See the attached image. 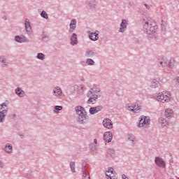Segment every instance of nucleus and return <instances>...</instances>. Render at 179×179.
Returning a JSON list of instances; mask_svg holds the SVG:
<instances>
[{
	"label": "nucleus",
	"mask_w": 179,
	"mask_h": 179,
	"mask_svg": "<svg viewBox=\"0 0 179 179\" xmlns=\"http://www.w3.org/2000/svg\"><path fill=\"white\" fill-rule=\"evenodd\" d=\"M156 100L159 103H162V104H164L166 103H170V101L173 100V98L171 97V94H170V92H159L157 94L156 97Z\"/></svg>",
	"instance_id": "nucleus-1"
},
{
	"label": "nucleus",
	"mask_w": 179,
	"mask_h": 179,
	"mask_svg": "<svg viewBox=\"0 0 179 179\" xmlns=\"http://www.w3.org/2000/svg\"><path fill=\"white\" fill-rule=\"evenodd\" d=\"M144 28L147 30L148 34H153L156 33V29L157 27L156 26V22L155 21H147L144 24Z\"/></svg>",
	"instance_id": "nucleus-2"
},
{
	"label": "nucleus",
	"mask_w": 179,
	"mask_h": 179,
	"mask_svg": "<svg viewBox=\"0 0 179 179\" xmlns=\"http://www.w3.org/2000/svg\"><path fill=\"white\" fill-rule=\"evenodd\" d=\"M76 112L79 115L78 122L83 124L86 121V110L82 106L76 107Z\"/></svg>",
	"instance_id": "nucleus-3"
},
{
	"label": "nucleus",
	"mask_w": 179,
	"mask_h": 179,
	"mask_svg": "<svg viewBox=\"0 0 179 179\" xmlns=\"http://www.w3.org/2000/svg\"><path fill=\"white\" fill-rule=\"evenodd\" d=\"M149 122H150V120L149 119V117L146 116H141L140 117V121L138 124V128H143V127L149 125Z\"/></svg>",
	"instance_id": "nucleus-4"
},
{
	"label": "nucleus",
	"mask_w": 179,
	"mask_h": 179,
	"mask_svg": "<svg viewBox=\"0 0 179 179\" xmlns=\"http://www.w3.org/2000/svg\"><path fill=\"white\" fill-rule=\"evenodd\" d=\"M127 110H129V111H131L132 113H138L139 111H141V107L138 106L136 105L133 106L131 103H128L126 105Z\"/></svg>",
	"instance_id": "nucleus-5"
},
{
	"label": "nucleus",
	"mask_w": 179,
	"mask_h": 179,
	"mask_svg": "<svg viewBox=\"0 0 179 179\" xmlns=\"http://www.w3.org/2000/svg\"><path fill=\"white\" fill-rule=\"evenodd\" d=\"M6 103H3L0 105V122H2L3 120H5V113H6Z\"/></svg>",
	"instance_id": "nucleus-6"
},
{
	"label": "nucleus",
	"mask_w": 179,
	"mask_h": 179,
	"mask_svg": "<svg viewBox=\"0 0 179 179\" xmlns=\"http://www.w3.org/2000/svg\"><path fill=\"white\" fill-rule=\"evenodd\" d=\"M103 127L107 128V129H113V122H111V120L110 119H104L103 121Z\"/></svg>",
	"instance_id": "nucleus-7"
},
{
	"label": "nucleus",
	"mask_w": 179,
	"mask_h": 179,
	"mask_svg": "<svg viewBox=\"0 0 179 179\" xmlns=\"http://www.w3.org/2000/svg\"><path fill=\"white\" fill-rule=\"evenodd\" d=\"M103 139L106 142H111L113 139V134L110 131H106L103 134Z\"/></svg>",
	"instance_id": "nucleus-8"
},
{
	"label": "nucleus",
	"mask_w": 179,
	"mask_h": 179,
	"mask_svg": "<svg viewBox=\"0 0 179 179\" xmlns=\"http://www.w3.org/2000/svg\"><path fill=\"white\" fill-rule=\"evenodd\" d=\"M155 163H156L157 166H158L159 167H162V169L166 167V163L160 157L155 158Z\"/></svg>",
	"instance_id": "nucleus-9"
},
{
	"label": "nucleus",
	"mask_w": 179,
	"mask_h": 179,
	"mask_svg": "<svg viewBox=\"0 0 179 179\" xmlns=\"http://www.w3.org/2000/svg\"><path fill=\"white\" fill-rule=\"evenodd\" d=\"M106 175L110 179H115V173H114V169L113 168H110L107 171Z\"/></svg>",
	"instance_id": "nucleus-10"
},
{
	"label": "nucleus",
	"mask_w": 179,
	"mask_h": 179,
	"mask_svg": "<svg viewBox=\"0 0 179 179\" xmlns=\"http://www.w3.org/2000/svg\"><path fill=\"white\" fill-rule=\"evenodd\" d=\"M15 41H17V43H26V41H27V38H26V36H15Z\"/></svg>",
	"instance_id": "nucleus-11"
},
{
	"label": "nucleus",
	"mask_w": 179,
	"mask_h": 179,
	"mask_svg": "<svg viewBox=\"0 0 179 179\" xmlns=\"http://www.w3.org/2000/svg\"><path fill=\"white\" fill-rule=\"evenodd\" d=\"M101 110V106H96L94 108H91L90 109V114H96V113H99V111Z\"/></svg>",
	"instance_id": "nucleus-12"
},
{
	"label": "nucleus",
	"mask_w": 179,
	"mask_h": 179,
	"mask_svg": "<svg viewBox=\"0 0 179 179\" xmlns=\"http://www.w3.org/2000/svg\"><path fill=\"white\" fill-rule=\"evenodd\" d=\"M126 29H127V20H123L120 24V33L125 31Z\"/></svg>",
	"instance_id": "nucleus-13"
},
{
	"label": "nucleus",
	"mask_w": 179,
	"mask_h": 179,
	"mask_svg": "<svg viewBox=\"0 0 179 179\" xmlns=\"http://www.w3.org/2000/svg\"><path fill=\"white\" fill-rule=\"evenodd\" d=\"M75 29H76V20H73L70 23V33H72L75 30Z\"/></svg>",
	"instance_id": "nucleus-14"
},
{
	"label": "nucleus",
	"mask_w": 179,
	"mask_h": 179,
	"mask_svg": "<svg viewBox=\"0 0 179 179\" xmlns=\"http://www.w3.org/2000/svg\"><path fill=\"white\" fill-rule=\"evenodd\" d=\"M90 38L92 40V41H96L99 40V33L97 32L91 33L90 34Z\"/></svg>",
	"instance_id": "nucleus-15"
},
{
	"label": "nucleus",
	"mask_w": 179,
	"mask_h": 179,
	"mask_svg": "<svg viewBox=\"0 0 179 179\" xmlns=\"http://www.w3.org/2000/svg\"><path fill=\"white\" fill-rule=\"evenodd\" d=\"M97 100V95H94L93 97H91L88 99V104H94Z\"/></svg>",
	"instance_id": "nucleus-16"
},
{
	"label": "nucleus",
	"mask_w": 179,
	"mask_h": 179,
	"mask_svg": "<svg viewBox=\"0 0 179 179\" xmlns=\"http://www.w3.org/2000/svg\"><path fill=\"white\" fill-rule=\"evenodd\" d=\"M164 115H165V117H173V110L169 109V108L166 109Z\"/></svg>",
	"instance_id": "nucleus-17"
},
{
	"label": "nucleus",
	"mask_w": 179,
	"mask_h": 179,
	"mask_svg": "<svg viewBox=\"0 0 179 179\" xmlns=\"http://www.w3.org/2000/svg\"><path fill=\"white\" fill-rule=\"evenodd\" d=\"M15 93L16 94H17V96H19L20 97H23V96H24V92H23L22 90V89L20 88H17V90H15Z\"/></svg>",
	"instance_id": "nucleus-18"
},
{
	"label": "nucleus",
	"mask_w": 179,
	"mask_h": 179,
	"mask_svg": "<svg viewBox=\"0 0 179 179\" xmlns=\"http://www.w3.org/2000/svg\"><path fill=\"white\" fill-rule=\"evenodd\" d=\"M25 29L27 31H30V30H31V27H30V22L27 19L25 20Z\"/></svg>",
	"instance_id": "nucleus-19"
},
{
	"label": "nucleus",
	"mask_w": 179,
	"mask_h": 179,
	"mask_svg": "<svg viewBox=\"0 0 179 179\" xmlns=\"http://www.w3.org/2000/svg\"><path fill=\"white\" fill-rule=\"evenodd\" d=\"M78 43V39L76 38V34H73L72 37H71V44L72 45H75Z\"/></svg>",
	"instance_id": "nucleus-20"
},
{
	"label": "nucleus",
	"mask_w": 179,
	"mask_h": 179,
	"mask_svg": "<svg viewBox=\"0 0 179 179\" xmlns=\"http://www.w3.org/2000/svg\"><path fill=\"white\" fill-rule=\"evenodd\" d=\"M54 93L55 96H61V94H62V92L61 91L60 88L56 87L54 90Z\"/></svg>",
	"instance_id": "nucleus-21"
},
{
	"label": "nucleus",
	"mask_w": 179,
	"mask_h": 179,
	"mask_svg": "<svg viewBox=\"0 0 179 179\" xmlns=\"http://www.w3.org/2000/svg\"><path fill=\"white\" fill-rule=\"evenodd\" d=\"M159 122L162 127H166V125H167V122L162 117L159 118Z\"/></svg>",
	"instance_id": "nucleus-22"
},
{
	"label": "nucleus",
	"mask_w": 179,
	"mask_h": 179,
	"mask_svg": "<svg viewBox=\"0 0 179 179\" xmlns=\"http://www.w3.org/2000/svg\"><path fill=\"white\" fill-rule=\"evenodd\" d=\"M168 66H169V68H173L174 66V59H170L168 62Z\"/></svg>",
	"instance_id": "nucleus-23"
},
{
	"label": "nucleus",
	"mask_w": 179,
	"mask_h": 179,
	"mask_svg": "<svg viewBox=\"0 0 179 179\" xmlns=\"http://www.w3.org/2000/svg\"><path fill=\"white\" fill-rule=\"evenodd\" d=\"M41 16H42V17H44V19H48V15L45 11H42V13H41Z\"/></svg>",
	"instance_id": "nucleus-24"
},
{
	"label": "nucleus",
	"mask_w": 179,
	"mask_h": 179,
	"mask_svg": "<svg viewBox=\"0 0 179 179\" xmlns=\"http://www.w3.org/2000/svg\"><path fill=\"white\" fill-rule=\"evenodd\" d=\"M6 151L9 153L12 151V145H6Z\"/></svg>",
	"instance_id": "nucleus-25"
},
{
	"label": "nucleus",
	"mask_w": 179,
	"mask_h": 179,
	"mask_svg": "<svg viewBox=\"0 0 179 179\" xmlns=\"http://www.w3.org/2000/svg\"><path fill=\"white\" fill-rule=\"evenodd\" d=\"M70 167H71L73 173H75V162H71Z\"/></svg>",
	"instance_id": "nucleus-26"
},
{
	"label": "nucleus",
	"mask_w": 179,
	"mask_h": 179,
	"mask_svg": "<svg viewBox=\"0 0 179 179\" xmlns=\"http://www.w3.org/2000/svg\"><path fill=\"white\" fill-rule=\"evenodd\" d=\"M37 58L38 59H44V54L38 53V55H37Z\"/></svg>",
	"instance_id": "nucleus-27"
},
{
	"label": "nucleus",
	"mask_w": 179,
	"mask_h": 179,
	"mask_svg": "<svg viewBox=\"0 0 179 179\" xmlns=\"http://www.w3.org/2000/svg\"><path fill=\"white\" fill-rule=\"evenodd\" d=\"M87 64L88 65H94V62L93 60H92V59H90L87 60Z\"/></svg>",
	"instance_id": "nucleus-28"
},
{
	"label": "nucleus",
	"mask_w": 179,
	"mask_h": 179,
	"mask_svg": "<svg viewBox=\"0 0 179 179\" xmlns=\"http://www.w3.org/2000/svg\"><path fill=\"white\" fill-rule=\"evenodd\" d=\"M61 110H62V106H55V113H58V111H61Z\"/></svg>",
	"instance_id": "nucleus-29"
},
{
	"label": "nucleus",
	"mask_w": 179,
	"mask_h": 179,
	"mask_svg": "<svg viewBox=\"0 0 179 179\" xmlns=\"http://www.w3.org/2000/svg\"><path fill=\"white\" fill-rule=\"evenodd\" d=\"M160 64L163 65V66H166V65H167V62H166V59H164L162 62H160Z\"/></svg>",
	"instance_id": "nucleus-30"
},
{
	"label": "nucleus",
	"mask_w": 179,
	"mask_h": 179,
	"mask_svg": "<svg viewBox=\"0 0 179 179\" xmlns=\"http://www.w3.org/2000/svg\"><path fill=\"white\" fill-rule=\"evenodd\" d=\"M90 8H94L96 6V4H94V1H92L90 3Z\"/></svg>",
	"instance_id": "nucleus-31"
},
{
	"label": "nucleus",
	"mask_w": 179,
	"mask_h": 179,
	"mask_svg": "<svg viewBox=\"0 0 179 179\" xmlns=\"http://www.w3.org/2000/svg\"><path fill=\"white\" fill-rule=\"evenodd\" d=\"M129 141H131V142H134L135 141V138H134L133 136H131L130 137H129Z\"/></svg>",
	"instance_id": "nucleus-32"
},
{
	"label": "nucleus",
	"mask_w": 179,
	"mask_h": 179,
	"mask_svg": "<svg viewBox=\"0 0 179 179\" xmlns=\"http://www.w3.org/2000/svg\"><path fill=\"white\" fill-rule=\"evenodd\" d=\"M122 179H128L125 175L122 176Z\"/></svg>",
	"instance_id": "nucleus-33"
},
{
	"label": "nucleus",
	"mask_w": 179,
	"mask_h": 179,
	"mask_svg": "<svg viewBox=\"0 0 179 179\" xmlns=\"http://www.w3.org/2000/svg\"><path fill=\"white\" fill-rule=\"evenodd\" d=\"M3 59V57H0V62L1 61V62H5V60H1Z\"/></svg>",
	"instance_id": "nucleus-34"
},
{
	"label": "nucleus",
	"mask_w": 179,
	"mask_h": 179,
	"mask_svg": "<svg viewBox=\"0 0 179 179\" xmlns=\"http://www.w3.org/2000/svg\"><path fill=\"white\" fill-rule=\"evenodd\" d=\"M94 143H97V140H96V139H94Z\"/></svg>",
	"instance_id": "nucleus-35"
},
{
	"label": "nucleus",
	"mask_w": 179,
	"mask_h": 179,
	"mask_svg": "<svg viewBox=\"0 0 179 179\" xmlns=\"http://www.w3.org/2000/svg\"><path fill=\"white\" fill-rule=\"evenodd\" d=\"M96 92H100V89L97 88V89L96 90Z\"/></svg>",
	"instance_id": "nucleus-36"
},
{
	"label": "nucleus",
	"mask_w": 179,
	"mask_h": 179,
	"mask_svg": "<svg viewBox=\"0 0 179 179\" xmlns=\"http://www.w3.org/2000/svg\"><path fill=\"white\" fill-rule=\"evenodd\" d=\"M178 179H179V178H178Z\"/></svg>",
	"instance_id": "nucleus-37"
}]
</instances>
